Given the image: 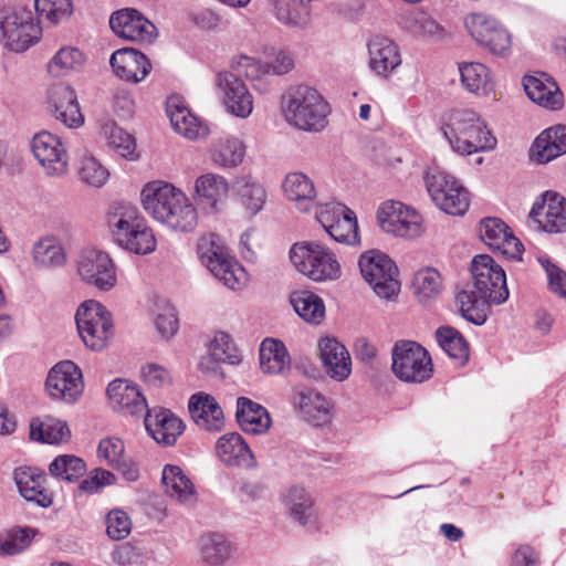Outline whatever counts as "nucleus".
Wrapping results in <instances>:
<instances>
[{
	"mask_svg": "<svg viewBox=\"0 0 566 566\" xmlns=\"http://www.w3.org/2000/svg\"><path fill=\"white\" fill-rule=\"evenodd\" d=\"M474 292L460 291L457 302L468 322L483 325L488 318L486 306L505 303L510 296L503 268L488 254L475 255L471 262Z\"/></svg>",
	"mask_w": 566,
	"mask_h": 566,
	"instance_id": "nucleus-1",
	"label": "nucleus"
},
{
	"mask_svg": "<svg viewBox=\"0 0 566 566\" xmlns=\"http://www.w3.org/2000/svg\"><path fill=\"white\" fill-rule=\"evenodd\" d=\"M144 209L155 220L175 232H193L199 222L198 210L189 197L172 184L154 181L142 190Z\"/></svg>",
	"mask_w": 566,
	"mask_h": 566,
	"instance_id": "nucleus-2",
	"label": "nucleus"
},
{
	"mask_svg": "<svg viewBox=\"0 0 566 566\" xmlns=\"http://www.w3.org/2000/svg\"><path fill=\"white\" fill-rule=\"evenodd\" d=\"M281 112L284 120L292 127L318 133L327 126L329 105L313 87L296 85L282 96Z\"/></svg>",
	"mask_w": 566,
	"mask_h": 566,
	"instance_id": "nucleus-3",
	"label": "nucleus"
},
{
	"mask_svg": "<svg viewBox=\"0 0 566 566\" xmlns=\"http://www.w3.org/2000/svg\"><path fill=\"white\" fill-rule=\"evenodd\" d=\"M442 133L453 151L460 155L491 150L496 145L485 122L472 109L453 111Z\"/></svg>",
	"mask_w": 566,
	"mask_h": 566,
	"instance_id": "nucleus-4",
	"label": "nucleus"
},
{
	"mask_svg": "<svg viewBox=\"0 0 566 566\" xmlns=\"http://www.w3.org/2000/svg\"><path fill=\"white\" fill-rule=\"evenodd\" d=\"M108 227L123 249L145 255L155 251L157 241L138 210L127 203H115L108 213Z\"/></svg>",
	"mask_w": 566,
	"mask_h": 566,
	"instance_id": "nucleus-5",
	"label": "nucleus"
},
{
	"mask_svg": "<svg viewBox=\"0 0 566 566\" xmlns=\"http://www.w3.org/2000/svg\"><path fill=\"white\" fill-rule=\"evenodd\" d=\"M198 256L210 273L232 291L242 290L248 282V273L238 260L230 254L223 240L216 233L201 237L197 245Z\"/></svg>",
	"mask_w": 566,
	"mask_h": 566,
	"instance_id": "nucleus-6",
	"label": "nucleus"
},
{
	"mask_svg": "<svg viewBox=\"0 0 566 566\" xmlns=\"http://www.w3.org/2000/svg\"><path fill=\"white\" fill-rule=\"evenodd\" d=\"M42 28L31 12L21 6L0 8V42L10 51L23 52L38 43Z\"/></svg>",
	"mask_w": 566,
	"mask_h": 566,
	"instance_id": "nucleus-7",
	"label": "nucleus"
},
{
	"mask_svg": "<svg viewBox=\"0 0 566 566\" xmlns=\"http://www.w3.org/2000/svg\"><path fill=\"white\" fill-rule=\"evenodd\" d=\"M290 260L300 273L316 282L337 280L342 273L335 253L318 242L295 243Z\"/></svg>",
	"mask_w": 566,
	"mask_h": 566,
	"instance_id": "nucleus-8",
	"label": "nucleus"
},
{
	"mask_svg": "<svg viewBox=\"0 0 566 566\" xmlns=\"http://www.w3.org/2000/svg\"><path fill=\"white\" fill-rule=\"evenodd\" d=\"M75 322L82 342L91 350H103L114 336L111 312L94 300L85 301L78 306Z\"/></svg>",
	"mask_w": 566,
	"mask_h": 566,
	"instance_id": "nucleus-9",
	"label": "nucleus"
},
{
	"mask_svg": "<svg viewBox=\"0 0 566 566\" xmlns=\"http://www.w3.org/2000/svg\"><path fill=\"white\" fill-rule=\"evenodd\" d=\"M424 185L434 205L451 216H463L469 209L468 190L450 174L439 167L424 171Z\"/></svg>",
	"mask_w": 566,
	"mask_h": 566,
	"instance_id": "nucleus-10",
	"label": "nucleus"
},
{
	"mask_svg": "<svg viewBox=\"0 0 566 566\" xmlns=\"http://www.w3.org/2000/svg\"><path fill=\"white\" fill-rule=\"evenodd\" d=\"M392 373L403 382L422 384L433 375L428 350L412 340H400L392 348Z\"/></svg>",
	"mask_w": 566,
	"mask_h": 566,
	"instance_id": "nucleus-11",
	"label": "nucleus"
},
{
	"mask_svg": "<svg viewBox=\"0 0 566 566\" xmlns=\"http://www.w3.org/2000/svg\"><path fill=\"white\" fill-rule=\"evenodd\" d=\"M364 280L381 298L391 300L400 291L398 268L385 253L371 250L363 253L358 261Z\"/></svg>",
	"mask_w": 566,
	"mask_h": 566,
	"instance_id": "nucleus-12",
	"label": "nucleus"
},
{
	"mask_svg": "<svg viewBox=\"0 0 566 566\" xmlns=\"http://www.w3.org/2000/svg\"><path fill=\"white\" fill-rule=\"evenodd\" d=\"M377 220L384 231L399 238L413 240L426 232L422 214L400 201L382 202L377 211Z\"/></svg>",
	"mask_w": 566,
	"mask_h": 566,
	"instance_id": "nucleus-13",
	"label": "nucleus"
},
{
	"mask_svg": "<svg viewBox=\"0 0 566 566\" xmlns=\"http://www.w3.org/2000/svg\"><path fill=\"white\" fill-rule=\"evenodd\" d=\"M464 25L470 35L492 54L506 56L512 49V35L495 18L482 12L465 17Z\"/></svg>",
	"mask_w": 566,
	"mask_h": 566,
	"instance_id": "nucleus-14",
	"label": "nucleus"
},
{
	"mask_svg": "<svg viewBox=\"0 0 566 566\" xmlns=\"http://www.w3.org/2000/svg\"><path fill=\"white\" fill-rule=\"evenodd\" d=\"M45 391L53 401L75 403L84 391L82 370L71 360L55 364L48 373Z\"/></svg>",
	"mask_w": 566,
	"mask_h": 566,
	"instance_id": "nucleus-15",
	"label": "nucleus"
},
{
	"mask_svg": "<svg viewBox=\"0 0 566 566\" xmlns=\"http://www.w3.org/2000/svg\"><path fill=\"white\" fill-rule=\"evenodd\" d=\"M316 219L324 230L336 242L358 244V224L353 210L338 202L319 205L316 209Z\"/></svg>",
	"mask_w": 566,
	"mask_h": 566,
	"instance_id": "nucleus-16",
	"label": "nucleus"
},
{
	"mask_svg": "<svg viewBox=\"0 0 566 566\" xmlns=\"http://www.w3.org/2000/svg\"><path fill=\"white\" fill-rule=\"evenodd\" d=\"M32 153L46 176L62 177L69 170V153L62 138L48 130L35 134L31 144Z\"/></svg>",
	"mask_w": 566,
	"mask_h": 566,
	"instance_id": "nucleus-17",
	"label": "nucleus"
},
{
	"mask_svg": "<svg viewBox=\"0 0 566 566\" xmlns=\"http://www.w3.org/2000/svg\"><path fill=\"white\" fill-rule=\"evenodd\" d=\"M76 269L77 274L85 283L101 291H109L117 283L115 264L106 252L96 249L82 251Z\"/></svg>",
	"mask_w": 566,
	"mask_h": 566,
	"instance_id": "nucleus-18",
	"label": "nucleus"
},
{
	"mask_svg": "<svg viewBox=\"0 0 566 566\" xmlns=\"http://www.w3.org/2000/svg\"><path fill=\"white\" fill-rule=\"evenodd\" d=\"M294 67L293 55L283 49H270L265 52V61L253 56L241 55L233 60L232 69L244 74L249 80H256L266 74L283 75Z\"/></svg>",
	"mask_w": 566,
	"mask_h": 566,
	"instance_id": "nucleus-19",
	"label": "nucleus"
},
{
	"mask_svg": "<svg viewBox=\"0 0 566 566\" xmlns=\"http://www.w3.org/2000/svg\"><path fill=\"white\" fill-rule=\"evenodd\" d=\"M113 32L127 41L153 43L157 38V28L144 14L133 8H124L109 18Z\"/></svg>",
	"mask_w": 566,
	"mask_h": 566,
	"instance_id": "nucleus-20",
	"label": "nucleus"
},
{
	"mask_svg": "<svg viewBox=\"0 0 566 566\" xmlns=\"http://www.w3.org/2000/svg\"><path fill=\"white\" fill-rule=\"evenodd\" d=\"M234 72L218 73L216 84L222 94L226 109L237 117L247 118L253 111V96L239 78L244 74Z\"/></svg>",
	"mask_w": 566,
	"mask_h": 566,
	"instance_id": "nucleus-21",
	"label": "nucleus"
},
{
	"mask_svg": "<svg viewBox=\"0 0 566 566\" xmlns=\"http://www.w3.org/2000/svg\"><path fill=\"white\" fill-rule=\"evenodd\" d=\"M530 217L548 233L565 232L566 198L555 191H546L534 202Z\"/></svg>",
	"mask_w": 566,
	"mask_h": 566,
	"instance_id": "nucleus-22",
	"label": "nucleus"
},
{
	"mask_svg": "<svg viewBox=\"0 0 566 566\" xmlns=\"http://www.w3.org/2000/svg\"><path fill=\"white\" fill-rule=\"evenodd\" d=\"M294 408L302 420L315 427L329 423L332 406L328 399L319 391L298 387L293 398Z\"/></svg>",
	"mask_w": 566,
	"mask_h": 566,
	"instance_id": "nucleus-23",
	"label": "nucleus"
},
{
	"mask_svg": "<svg viewBox=\"0 0 566 566\" xmlns=\"http://www.w3.org/2000/svg\"><path fill=\"white\" fill-rule=\"evenodd\" d=\"M145 416V428L148 434L165 447L174 446L184 432L185 424L175 413L165 408L148 409Z\"/></svg>",
	"mask_w": 566,
	"mask_h": 566,
	"instance_id": "nucleus-24",
	"label": "nucleus"
},
{
	"mask_svg": "<svg viewBox=\"0 0 566 566\" xmlns=\"http://www.w3.org/2000/svg\"><path fill=\"white\" fill-rule=\"evenodd\" d=\"M49 104L53 116L69 128L83 125L84 116L81 113L75 91L66 84L59 83L51 87Z\"/></svg>",
	"mask_w": 566,
	"mask_h": 566,
	"instance_id": "nucleus-25",
	"label": "nucleus"
},
{
	"mask_svg": "<svg viewBox=\"0 0 566 566\" xmlns=\"http://www.w3.org/2000/svg\"><path fill=\"white\" fill-rule=\"evenodd\" d=\"M319 357L326 375L336 381L346 380L352 374V358L347 348L335 337L318 342Z\"/></svg>",
	"mask_w": 566,
	"mask_h": 566,
	"instance_id": "nucleus-26",
	"label": "nucleus"
},
{
	"mask_svg": "<svg viewBox=\"0 0 566 566\" xmlns=\"http://www.w3.org/2000/svg\"><path fill=\"white\" fill-rule=\"evenodd\" d=\"M114 73L126 82L138 83L143 81L151 70L148 57L138 50L123 48L115 51L109 59Z\"/></svg>",
	"mask_w": 566,
	"mask_h": 566,
	"instance_id": "nucleus-27",
	"label": "nucleus"
},
{
	"mask_svg": "<svg viewBox=\"0 0 566 566\" xmlns=\"http://www.w3.org/2000/svg\"><path fill=\"white\" fill-rule=\"evenodd\" d=\"M13 474L18 490L25 501L44 509L52 505L53 496L44 486L46 475L41 470L19 467Z\"/></svg>",
	"mask_w": 566,
	"mask_h": 566,
	"instance_id": "nucleus-28",
	"label": "nucleus"
},
{
	"mask_svg": "<svg viewBox=\"0 0 566 566\" xmlns=\"http://www.w3.org/2000/svg\"><path fill=\"white\" fill-rule=\"evenodd\" d=\"M112 407L124 415L143 417L148 408L146 398L136 385L123 379H115L107 387Z\"/></svg>",
	"mask_w": 566,
	"mask_h": 566,
	"instance_id": "nucleus-29",
	"label": "nucleus"
},
{
	"mask_svg": "<svg viewBox=\"0 0 566 566\" xmlns=\"http://www.w3.org/2000/svg\"><path fill=\"white\" fill-rule=\"evenodd\" d=\"M195 193L201 209L216 213L228 198V180L218 174L208 172L201 175L195 181Z\"/></svg>",
	"mask_w": 566,
	"mask_h": 566,
	"instance_id": "nucleus-30",
	"label": "nucleus"
},
{
	"mask_svg": "<svg viewBox=\"0 0 566 566\" xmlns=\"http://www.w3.org/2000/svg\"><path fill=\"white\" fill-rule=\"evenodd\" d=\"M369 67L378 76L387 78L400 64L399 46L390 39L375 36L368 43Z\"/></svg>",
	"mask_w": 566,
	"mask_h": 566,
	"instance_id": "nucleus-31",
	"label": "nucleus"
},
{
	"mask_svg": "<svg viewBox=\"0 0 566 566\" xmlns=\"http://www.w3.org/2000/svg\"><path fill=\"white\" fill-rule=\"evenodd\" d=\"M216 452L227 467L251 469L256 465L253 452L240 433L231 432L219 438Z\"/></svg>",
	"mask_w": 566,
	"mask_h": 566,
	"instance_id": "nucleus-32",
	"label": "nucleus"
},
{
	"mask_svg": "<svg viewBox=\"0 0 566 566\" xmlns=\"http://www.w3.org/2000/svg\"><path fill=\"white\" fill-rule=\"evenodd\" d=\"M189 412L196 424L207 431H220L224 427V416L214 397L195 394L189 400Z\"/></svg>",
	"mask_w": 566,
	"mask_h": 566,
	"instance_id": "nucleus-33",
	"label": "nucleus"
},
{
	"mask_svg": "<svg viewBox=\"0 0 566 566\" xmlns=\"http://www.w3.org/2000/svg\"><path fill=\"white\" fill-rule=\"evenodd\" d=\"M566 154V125H554L542 132L531 147V158L546 164Z\"/></svg>",
	"mask_w": 566,
	"mask_h": 566,
	"instance_id": "nucleus-34",
	"label": "nucleus"
},
{
	"mask_svg": "<svg viewBox=\"0 0 566 566\" xmlns=\"http://www.w3.org/2000/svg\"><path fill=\"white\" fill-rule=\"evenodd\" d=\"M166 113L174 129L188 139H198L208 134L207 126L191 114L178 96H170L166 103Z\"/></svg>",
	"mask_w": 566,
	"mask_h": 566,
	"instance_id": "nucleus-35",
	"label": "nucleus"
},
{
	"mask_svg": "<svg viewBox=\"0 0 566 566\" xmlns=\"http://www.w3.org/2000/svg\"><path fill=\"white\" fill-rule=\"evenodd\" d=\"M286 199L302 212H307L315 202L316 189L313 180L301 171L289 172L282 184Z\"/></svg>",
	"mask_w": 566,
	"mask_h": 566,
	"instance_id": "nucleus-36",
	"label": "nucleus"
},
{
	"mask_svg": "<svg viewBox=\"0 0 566 566\" xmlns=\"http://www.w3.org/2000/svg\"><path fill=\"white\" fill-rule=\"evenodd\" d=\"M523 86L526 95L539 106L547 109H559L563 107V93L551 78L526 75L523 78Z\"/></svg>",
	"mask_w": 566,
	"mask_h": 566,
	"instance_id": "nucleus-37",
	"label": "nucleus"
},
{
	"mask_svg": "<svg viewBox=\"0 0 566 566\" xmlns=\"http://www.w3.org/2000/svg\"><path fill=\"white\" fill-rule=\"evenodd\" d=\"M237 419L241 429L251 434L265 433L272 423L269 411L247 397L237 400Z\"/></svg>",
	"mask_w": 566,
	"mask_h": 566,
	"instance_id": "nucleus-38",
	"label": "nucleus"
},
{
	"mask_svg": "<svg viewBox=\"0 0 566 566\" xmlns=\"http://www.w3.org/2000/svg\"><path fill=\"white\" fill-rule=\"evenodd\" d=\"M290 516L301 525L316 523L317 510L311 493L301 486L290 488L283 496Z\"/></svg>",
	"mask_w": 566,
	"mask_h": 566,
	"instance_id": "nucleus-39",
	"label": "nucleus"
},
{
	"mask_svg": "<svg viewBox=\"0 0 566 566\" xmlns=\"http://www.w3.org/2000/svg\"><path fill=\"white\" fill-rule=\"evenodd\" d=\"M161 482L165 493L179 503L191 504L196 501L195 485L180 467L172 464L165 465Z\"/></svg>",
	"mask_w": 566,
	"mask_h": 566,
	"instance_id": "nucleus-40",
	"label": "nucleus"
},
{
	"mask_svg": "<svg viewBox=\"0 0 566 566\" xmlns=\"http://www.w3.org/2000/svg\"><path fill=\"white\" fill-rule=\"evenodd\" d=\"M70 437L67 423L53 417L35 418L30 422V438L34 441L57 444L67 441Z\"/></svg>",
	"mask_w": 566,
	"mask_h": 566,
	"instance_id": "nucleus-41",
	"label": "nucleus"
},
{
	"mask_svg": "<svg viewBox=\"0 0 566 566\" xmlns=\"http://www.w3.org/2000/svg\"><path fill=\"white\" fill-rule=\"evenodd\" d=\"M245 146L233 136L218 139L210 149V160L220 168H235L244 159Z\"/></svg>",
	"mask_w": 566,
	"mask_h": 566,
	"instance_id": "nucleus-42",
	"label": "nucleus"
},
{
	"mask_svg": "<svg viewBox=\"0 0 566 566\" xmlns=\"http://www.w3.org/2000/svg\"><path fill=\"white\" fill-rule=\"evenodd\" d=\"M461 82L465 90L478 96H485L494 88L492 75L488 66L478 62L459 65Z\"/></svg>",
	"mask_w": 566,
	"mask_h": 566,
	"instance_id": "nucleus-43",
	"label": "nucleus"
},
{
	"mask_svg": "<svg viewBox=\"0 0 566 566\" xmlns=\"http://www.w3.org/2000/svg\"><path fill=\"white\" fill-rule=\"evenodd\" d=\"M101 135L106 145L116 155L135 160L138 158L135 138L112 120L105 122L101 127Z\"/></svg>",
	"mask_w": 566,
	"mask_h": 566,
	"instance_id": "nucleus-44",
	"label": "nucleus"
},
{
	"mask_svg": "<svg viewBox=\"0 0 566 566\" xmlns=\"http://www.w3.org/2000/svg\"><path fill=\"white\" fill-rule=\"evenodd\" d=\"M290 302L296 314L310 324L318 325L325 317L323 300L311 291H294L290 295Z\"/></svg>",
	"mask_w": 566,
	"mask_h": 566,
	"instance_id": "nucleus-45",
	"label": "nucleus"
},
{
	"mask_svg": "<svg viewBox=\"0 0 566 566\" xmlns=\"http://www.w3.org/2000/svg\"><path fill=\"white\" fill-rule=\"evenodd\" d=\"M291 358L285 345L274 338H265L260 346V367L265 374H280L290 367Z\"/></svg>",
	"mask_w": 566,
	"mask_h": 566,
	"instance_id": "nucleus-46",
	"label": "nucleus"
},
{
	"mask_svg": "<svg viewBox=\"0 0 566 566\" xmlns=\"http://www.w3.org/2000/svg\"><path fill=\"white\" fill-rule=\"evenodd\" d=\"M31 526H13L0 533V556L10 557L24 553L38 535Z\"/></svg>",
	"mask_w": 566,
	"mask_h": 566,
	"instance_id": "nucleus-47",
	"label": "nucleus"
},
{
	"mask_svg": "<svg viewBox=\"0 0 566 566\" xmlns=\"http://www.w3.org/2000/svg\"><path fill=\"white\" fill-rule=\"evenodd\" d=\"M436 337L442 350L455 366H463L470 356L469 344L460 332L451 326L439 327Z\"/></svg>",
	"mask_w": 566,
	"mask_h": 566,
	"instance_id": "nucleus-48",
	"label": "nucleus"
},
{
	"mask_svg": "<svg viewBox=\"0 0 566 566\" xmlns=\"http://www.w3.org/2000/svg\"><path fill=\"white\" fill-rule=\"evenodd\" d=\"M201 558L208 566H221L229 559L232 546L223 534L207 533L199 538Z\"/></svg>",
	"mask_w": 566,
	"mask_h": 566,
	"instance_id": "nucleus-49",
	"label": "nucleus"
},
{
	"mask_svg": "<svg viewBox=\"0 0 566 566\" xmlns=\"http://www.w3.org/2000/svg\"><path fill=\"white\" fill-rule=\"evenodd\" d=\"M240 203L249 216H255L264 208L268 192L264 186L251 178H242L239 185Z\"/></svg>",
	"mask_w": 566,
	"mask_h": 566,
	"instance_id": "nucleus-50",
	"label": "nucleus"
},
{
	"mask_svg": "<svg viewBox=\"0 0 566 566\" xmlns=\"http://www.w3.org/2000/svg\"><path fill=\"white\" fill-rule=\"evenodd\" d=\"M33 260L38 266L52 269L64 265L65 252L61 243L52 237H46L33 245Z\"/></svg>",
	"mask_w": 566,
	"mask_h": 566,
	"instance_id": "nucleus-51",
	"label": "nucleus"
},
{
	"mask_svg": "<svg viewBox=\"0 0 566 566\" xmlns=\"http://www.w3.org/2000/svg\"><path fill=\"white\" fill-rule=\"evenodd\" d=\"M85 65V55L76 48H61L48 65L50 74L60 77L70 72H80Z\"/></svg>",
	"mask_w": 566,
	"mask_h": 566,
	"instance_id": "nucleus-52",
	"label": "nucleus"
},
{
	"mask_svg": "<svg viewBox=\"0 0 566 566\" xmlns=\"http://www.w3.org/2000/svg\"><path fill=\"white\" fill-rule=\"evenodd\" d=\"M86 471L84 461L75 455H57L49 465V472L52 476L67 482L78 480Z\"/></svg>",
	"mask_w": 566,
	"mask_h": 566,
	"instance_id": "nucleus-53",
	"label": "nucleus"
},
{
	"mask_svg": "<svg viewBox=\"0 0 566 566\" xmlns=\"http://www.w3.org/2000/svg\"><path fill=\"white\" fill-rule=\"evenodd\" d=\"M34 8L39 18L52 25L69 19L73 13L72 0H34Z\"/></svg>",
	"mask_w": 566,
	"mask_h": 566,
	"instance_id": "nucleus-54",
	"label": "nucleus"
},
{
	"mask_svg": "<svg viewBox=\"0 0 566 566\" xmlns=\"http://www.w3.org/2000/svg\"><path fill=\"white\" fill-rule=\"evenodd\" d=\"M78 177L90 187L101 188L109 179V170L94 156H84L78 166Z\"/></svg>",
	"mask_w": 566,
	"mask_h": 566,
	"instance_id": "nucleus-55",
	"label": "nucleus"
},
{
	"mask_svg": "<svg viewBox=\"0 0 566 566\" xmlns=\"http://www.w3.org/2000/svg\"><path fill=\"white\" fill-rule=\"evenodd\" d=\"M416 293L422 298L437 296L443 287L441 274L433 268H423L416 272L413 282Z\"/></svg>",
	"mask_w": 566,
	"mask_h": 566,
	"instance_id": "nucleus-56",
	"label": "nucleus"
},
{
	"mask_svg": "<svg viewBox=\"0 0 566 566\" xmlns=\"http://www.w3.org/2000/svg\"><path fill=\"white\" fill-rule=\"evenodd\" d=\"M209 352L218 361L235 365L241 360L230 335L224 332L214 334L210 342Z\"/></svg>",
	"mask_w": 566,
	"mask_h": 566,
	"instance_id": "nucleus-57",
	"label": "nucleus"
},
{
	"mask_svg": "<svg viewBox=\"0 0 566 566\" xmlns=\"http://www.w3.org/2000/svg\"><path fill=\"white\" fill-rule=\"evenodd\" d=\"M537 262L546 273L551 292L566 298V272L555 264L546 254H539Z\"/></svg>",
	"mask_w": 566,
	"mask_h": 566,
	"instance_id": "nucleus-58",
	"label": "nucleus"
},
{
	"mask_svg": "<svg viewBox=\"0 0 566 566\" xmlns=\"http://www.w3.org/2000/svg\"><path fill=\"white\" fill-rule=\"evenodd\" d=\"M507 231L509 227L499 218H485L479 226L480 238L491 250L499 248L500 241L506 238Z\"/></svg>",
	"mask_w": 566,
	"mask_h": 566,
	"instance_id": "nucleus-59",
	"label": "nucleus"
},
{
	"mask_svg": "<svg viewBox=\"0 0 566 566\" xmlns=\"http://www.w3.org/2000/svg\"><path fill=\"white\" fill-rule=\"evenodd\" d=\"M154 323L163 338L168 339L172 337L178 331V318L175 307L168 303L159 305Z\"/></svg>",
	"mask_w": 566,
	"mask_h": 566,
	"instance_id": "nucleus-60",
	"label": "nucleus"
},
{
	"mask_svg": "<svg viewBox=\"0 0 566 566\" xmlns=\"http://www.w3.org/2000/svg\"><path fill=\"white\" fill-rule=\"evenodd\" d=\"M130 518L123 510L115 509L106 515V533L112 539H124L130 534Z\"/></svg>",
	"mask_w": 566,
	"mask_h": 566,
	"instance_id": "nucleus-61",
	"label": "nucleus"
},
{
	"mask_svg": "<svg viewBox=\"0 0 566 566\" xmlns=\"http://www.w3.org/2000/svg\"><path fill=\"white\" fill-rule=\"evenodd\" d=\"M97 455L113 468L125 455L124 442L118 438L102 439L98 443Z\"/></svg>",
	"mask_w": 566,
	"mask_h": 566,
	"instance_id": "nucleus-62",
	"label": "nucleus"
},
{
	"mask_svg": "<svg viewBox=\"0 0 566 566\" xmlns=\"http://www.w3.org/2000/svg\"><path fill=\"white\" fill-rule=\"evenodd\" d=\"M115 482L116 476L112 472L104 469H95L80 483L78 489L82 492L94 494L104 486L115 484Z\"/></svg>",
	"mask_w": 566,
	"mask_h": 566,
	"instance_id": "nucleus-63",
	"label": "nucleus"
},
{
	"mask_svg": "<svg viewBox=\"0 0 566 566\" xmlns=\"http://www.w3.org/2000/svg\"><path fill=\"white\" fill-rule=\"evenodd\" d=\"M142 379L149 387L159 388L169 382L170 376L167 369L157 364H146L140 370Z\"/></svg>",
	"mask_w": 566,
	"mask_h": 566,
	"instance_id": "nucleus-64",
	"label": "nucleus"
}]
</instances>
